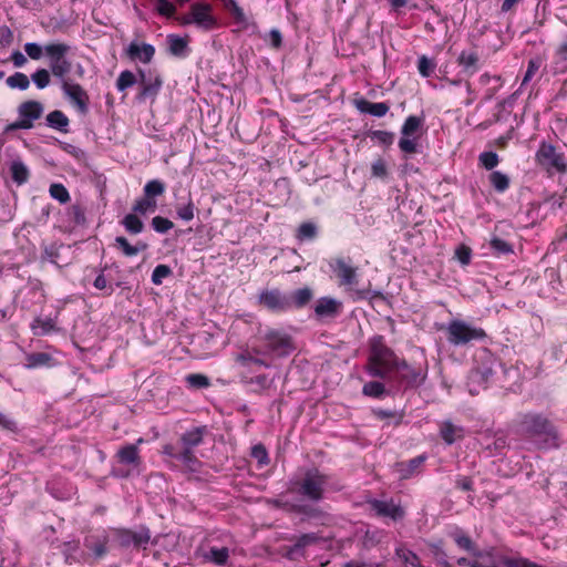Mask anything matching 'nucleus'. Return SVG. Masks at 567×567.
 Segmentation results:
<instances>
[{"label":"nucleus","instance_id":"9","mask_svg":"<svg viewBox=\"0 0 567 567\" xmlns=\"http://www.w3.org/2000/svg\"><path fill=\"white\" fill-rule=\"evenodd\" d=\"M425 377L426 372H423L421 369L413 368L409 365L405 360L400 359L398 367H395L388 380H394L405 388H415L423 383Z\"/></svg>","mask_w":567,"mask_h":567},{"label":"nucleus","instance_id":"2","mask_svg":"<svg viewBox=\"0 0 567 567\" xmlns=\"http://www.w3.org/2000/svg\"><path fill=\"white\" fill-rule=\"evenodd\" d=\"M518 431L534 439L540 449H556L559 446V436L556 427L542 414H523L519 420Z\"/></svg>","mask_w":567,"mask_h":567},{"label":"nucleus","instance_id":"53","mask_svg":"<svg viewBox=\"0 0 567 567\" xmlns=\"http://www.w3.org/2000/svg\"><path fill=\"white\" fill-rule=\"evenodd\" d=\"M31 79L37 87L42 90L50 84V72L47 69H39L31 75Z\"/></svg>","mask_w":567,"mask_h":567},{"label":"nucleus","instance_id":"1","mask_svg":"<svg viewBox=\"0 0 567 567\" xmlns=\"http://www.w3.org/2000/svg\"><path fill=\"white\" fill-rule=\"evenodd\" d=\"M344 485L332 475L322 473L319 468L312 467L305 472L303 476L291 482L290 491L312 502H320L324 492H340Z\"/></svg>","mask_w":567,"mask_h":567},{"label":"nucleus","instance_id":"50","mask_svg":"<svg viewBox=\"0 0 567 567\" xmlns=\"http://www.w3.org/2000/svg\"><path fill=\"white\" fill-rule=\"evenodd\" d=\"M185 380L187 384L194 389H204L210 385V380L208 377L200 373L188 374Z\"/></svg>","mask_w":567,"mask_h":567},{"label":"nucleus","instance_id":"38","mask_svg":"<svg viewBox=\"0 0 567 567\" xmlns=\"http://www.w3.org/2000/svg\"><path fill=\"white\" fill-rule=\"evenodd\" d=\"M489 246L495 256L508 255L514 252L513 245L499 237L493 236Z\"/></svg>","mask_w":567,"mask_h":567},{"label":"nucleus","instance_id":"54","mask_svg":"<svg viewBox=\"0 0 567 567\" xmlns=\"http://www.w3.org/2000/svg\"><path fill=\"white\" fill-rule=\"evenodd\" d=\"M368 136L371 140L378 141L380 144L389 146L394 141V134L388 131H370Z\"/></svg>","mask_w":567,"mask_h":567},{"label":"nucleus","instance_id":"61","mask_svg":"<svg viewBox=\"0 0 567 567\" xmlns=\"http://www.w3.org/2000/svg\"><path fill=\"white\" fill-rule=\"evenodd\" d=\"M318 540L319 537L315 533L302 534L301 536L297 537L295 545L297 548L303 551L306 547L316 544Z\"/></svg>","mask_w":567,"mask_h":567},{"label":"nucleus","instance_id":"64","mask_svg":"<svg viewBox=\"0 0 567 567\" xmlns=\"http://www.w3.org/2000/svg\"><path fill=\"white\" fill-rule=\"evenodd\" d=\"M506 567H539L536 563L529 561L525 558H504L503 560Z\"/></svg>","mask_w":567,"mask_h":567},{"label":"nucleus","instance_id":"42","mask_svg":"<svg viewBox=\"0 0 567 567\" xmlns=\"http://www.w3.org/2000/svg\"><path fill=\"white\" fill-rule=\"evenodd\" d=\"M165 192V184L159 179H152L144 186V196L150 199L163 195Z\"/></svg>","mask_w":567,"mask_h":567},{"label":"nucleus","instance_id":"31","mask_svg":"<svg viewBox=\"0 0 567 567\" xmlns=\"http://www.w3.org/2000/svg\"><path fill=\"white\" fill-rule=\"evenodd\" d=\"M241 382L246 385H255L254 391L261 393L271 388L274 380L269 379L266 374H259L256 377H243Z\"/></svg>","mask_w":567,"mask_h":567},{"label":"nucleus","instance_id":"11","mask_svg":"<svg viewBox=\"0 0 567 567\" xmlns=\"http://www.w3.org/2000/svg\"><path fill=\"white\" fill-rule=\"evenodd\" d=\"M367 503L370 511L378 517L390 518L393 522L402 520L405 517L404 508L393 499L381 501L373 498Z\"/></svg>","mask_w":567,"mask_h":567},{"label":"nucleus","instance_id":"36","mask_svg":"<svg viewBox=\"0 0 567 567\" xmlns=\"http://www.w3.org/2000/svg\"><path fill=\"white\" fill-rule=\"evenodd\" d=\"M52 360L51 355L45 352H34L25 357L24 367L28 369H34L43 365H48Z\"/></svg>","mask_w":567,"mask_h":567},{"label":"nucleus","instance_id":"28","mask_svg":"<svg viewBox=\"0 0 567 567\" xmlns=\"http://www.w3.org/2000/svg\"><path fill=\"white\" fill-rule=\"evenodd\" d=\"M229 558V549L227 547H212L207 553L204 554L206 561L213 563L217 566H224L227 564Z\"/></svg>","mask_w":567,"mask_h":567},{"label":"nucleus","instance_id":"15","mask_svg":"<svg viewBox=\"0 0 567 567\" xmlns=\"http://www.w3.org/2000/svg\"><path fill=\"white\" fill-rule=\"evenodd\" d=\"M62 90L65 96L74 103L79 112L82 114L87 113L89 110V95L85 90L78 83H70L62 80Z\"/></svg>","mask_w":567,"mask_h":567},{"label":"nucleus","instance_id":"52","mask_svg":"<svg viewBox=\"0 0 567 567\" xmlns=\"http://www.w3.org/2000/svg\"><path fill=\"white\" fill-rule=\"evenodd\" d=\"M156 207L155 199H150L146 196L135 202L133 206L134 214L145 215L148 210H154Z\"/></svg>","mask_w":567,"mask_h":567},{"label":"nucleus","instance_id":"47","mask_svg":"<svg viewBox=\"0 0 567 567\" xmlns=\"http://www.w3.org/2000/svg\"><path fill=\"white\" fill-rule=\"evenodd\" d=\"M195 205L193 200L189 198L186 204L176 206V215L179 219L184 221H189L195 216Z\"/></svg>","mask_w":567,"mask_h":567},{"label":"nucleus","instance_id":"6","mask_svg":"<svg viewBox=\"0 0 567 567\" xmlns=\"http://www.w3.org/2000/svg\"><path fill=\"white\" fill-rule=\"evenodd\" d=\"M447 341L453 346H465L474 340L486 337L482 328L473 327L463 320H452L446 327Z\"/></svg>","mask_w":567,"mask_h":567},{"label":"nucleus","instance_id":"48","mask_svg":"<svg viewBox=\"0 0 567 567\" xmlns=\"http://www.w3.org/2000/svg\"><path fill=\"white\" fill-rule=\"evenodd\" d=\"M137 82L133 72L125 70L120 73L116 80V87L118 91H125L127 87L133 86Z\"/></svg>","mask_w":567,"mask_h":567},{"label":"nucleus","instance_id":"34","mask_svg":"<svg viewBox=\"0 0 567 567\" xmlns=\"http://www.w3.org/2000/svg\"><path fill=\"white\" fill-rule=\"evenodd\" d=\"M125 230L131 235H137L144 230V223L136 214H127L121 221Z\"/></svg>","mask_w":567,"mask_h":567},{"label":"nucleus","instance_id":"18","mask_svg":"<svg viewBox=\"0 0 567 567\" xmlns=\"http://www.w3.org/2000/svg\"><path fill=\"white\" fill-rule=\"evenodd\" d=\"M116 457L118 460V463L123 465H128L133 470L138 468L142 463L140 451L136 444H126L122 446L117 451Z\"/></svg>","mask_w":567,"mask_h":567},{"label":"nucleus","instance_id":"29","mask_svg":"<svg viewBox=\"0 0 567 567\" xmlns=\"http://www.w3.org/2000/svg\"><path fill=\"white\" fill-rule=\"evenodd\" d=\"M176 460L182 462L189 472H197L200 467V461L195 456L193 450L184 449L178 452Z\"/></svg>","mask_w":567,"mask_h":567},{"label":"nucleus","instance_id":"27","mask_svg":"<svg viewBox=\"0 0 567 567\" xmlns=\"http://www.w3.org/2000/svg\"><path fill=\"white\" fill-rule=\"evenodd\" d=\"M254 353L258 354V353H260V351L257 349H252L251 351H249V350L244 351L236 357V362L243 367H249L251 364H256V365H260V367H265V368L270 367V364L267 361L254 355Z\"/></svg>","mask_w":567,"mask_h":567},{"label":"nucleus","instance_id":"24","mask_svg":"<svg viewBox=\"0 0 567 567\" xmlns=\"http://www.w3.org/2000/svg\"><path fill=\"white\" fill-rule=\"evenodd\" d=\"M457 62L467 75H473L478 70V55L476 52L463 51L458 55Z\"/></svg>","mask_w":567,"mask_h":567},{"label":"nucleus","instance_id":"8","mask_svg":"<svg viewBox=\"0 0 567 567\" xmlns=\"http://www.w3.org/2000/svg\"><path fill=\"white\" fill-rule=\"evenodd\" d=\"M114 537L120 547H134L138 549L145 548V546L150 543L151 532L145 526H141L137 530L117 528L114 529Z\"/></svg>","mask_w":567,"mask_h":567},{"label":"nucleus","instance_id":"33","mask_svg":"<svg viewBox=\"0 0 567 567\" xmlns=\"http://www.w3.org/2000/svg\"><path fill=\"white\" fill-rule=\"evenodd\" d=\"M107 538L104 537L103 539L95 540L94 537H86L84 539V546L89 548L95 558L100 559L104 557L107 553Z\"/></svg>","mask_w":567,"mask_h":567},{"label":"nucleus","instance_id":"55","mask_svg":"<svg viewBox=\"0 0 567 567\" xmlns=\"http://www.w3.org/2000/svg\"><path fill=\"white\" fill-rule=\"evenodd\" d=\"M172 275V269L167 265H157L152 274V282L154 285H161L163 279Z\"/></svg>","mask_w":567,"mask_h":567},{"label":"nucleus","instance_id":"4","mask_svg":"<svg viewBox=\"0 0 567 567\" xmlns=\"http://www.w3.org/2000/svg\"><path fill=\"white\" fill-rule=\"evenodd\" d=\"M330 267L338 278L339 286L344 287L346 290L350 292L353 300L384 299L381 291H372L370 289V282L365 288L357 287L359 284L358 268L353 267L344 258H336L333 262L330 264Z\"/></svg>","mask_w":567,"mask_h":567},{"label":"nucleus","instance_id":"63","mask_svg":"<svg viewBox=\"0 0 567 567\" xmlns=\"http://www.w3.org/2000/svg\"><path fill=\"white\" fill-rule=\"evenodd\" d=\"M69 216L76 225H83L85 223V213L81 205H72L69 208Z\"/></svg>","mask_w":567,"mask_h":567},{"label":"nucleus","instance_id":"30","mask_svg":"<svg viewBox=\"0 0 567 567\" xmlns=\"http://www.w3.org/2000/svg\"><path fill=\"white\" fill-rule=\"evenodd\" d=\"M312 298V291L310 288L297 289L289 296L290 310L292 308L300 309L305 307Z\"/></svg>","mask_w":567,"mask_h":567},{"label":"nucleus","instance_id":"3","mask_svg":"<svg viewBox=\"0 0 567 567\" xmlns=\"http://www.w3.org/2000/svg\"><path fill=\"white\" fill-rule=\"evenodd\" d=\"M399 361L394 351L384 343L382 336L372 338L365 365V370L371 377L388 380Z\"/></svg>","mask_w":567,"mask_h":567},{"label":"nucleus","instance_id":"62","mask_svg":"<svg viewBox=\"0 0 567 567\" xmlns=\"http://www.w3.org/2000/svg\"><path fill=\"white\" fill-rule=\"evenodd\" d=\"M371 175L378 178H385L388 176V167L383 158H378L372 163Z\"/></svg>","mask_w":567,"mask_h":567},{"label":"nucleus","instance_id":"13","mask_svg":"<svg viewBox=\"0 0 567 567\" xmlns=\"http://www.w3.org/2000/svg\"><path fill=\"white\" fill-rule=\"evenodd\" d=\"M259 303L272 312L290 310L289 296L279 289L264 290L259 295Z\"/></svg>","mask_w":567,"mask_h":567},{"label":"nucleus","instance_id":"32","mask_svg":"<svg viewBox=\"0 0 567 567\" xmlns=\"http://www.w3.org/2000/svg\"><path fill=\"white\" fill-rule=\"evenodd\" d=\"M492 374L493 371L491 368H477L474 371H472L468 384L470 386H472L473 384L477 383L485 386ZM470 392L472 394L477 393L473 388H470Z\"/></svg>","mask_w":567,"mask_h":567},{"label":"nucleus","instance_id":"46","mask_svg":"<svg viewBox=\"0 0 567 567\" xmlns=\"http://www.w3.org/2000/svg\"><path fill=\"white\" fill-rule=\"evenodd\" d=\"M457 432H462V429L456 427L450 421L444 422L441 426V436L447 444H452L455 442Z\"/></svg>","mask_w":567,"mask_h":567},{"label":"nucleus","instance_id":"41","mask_svg":"<svg viewBox=\"0 0 567 567\" xmlns=\"http://www.w3.org/2000/svg\"><path fill=\"white\" fill-rule=\"evenodd\" d=\"M395 555L405 564H409L412 567H424L423 565H421L419 556L414 551L405 548L404 546L398 547L395 549Z\"/></svg>","mask_w":567,"mask_h":567},{"label":"nucleus","instance_id":"17","mask_svg":"<svg viewBox=\"0 0 567 567\" xmlns=\"http://www.w3.org/2000/svg\"><path fill=\"white\" fill-rule=\"evenodd\" d=\"M341 308V301L331 297H322L316 303L315 313L318 318H334L340 313Z\"/></svg>","mask_w":567,"mask_h":567},{"label":"nucleus","instance_id":"35","mask_svg":"<svg viewBox=\"0 0 567 567\" xmlns=\"http://www.w3.org/2000/svg\"><path fill=\"white\" fill-rule=\"evenodd\" d=\"M31 329L35 336H45L55 330V322L51 318H35L31 324Z\"/></svg>","mask_w":567,"mask_h":567},{"label":"nucleus","instance_id":"16","mask_svg":"<svg viewBox=\"0 0 567 567\" xmlns=\"http://www.w3.org/2000/svg\"><path fill=\"white\" fill-rule=\"evenodd\" d=\"M44 107L43 104L39 101H25L21 103L18 107L19 117L29 123L28 128L33 127V122L39 120L43 114Z\"/></svg>","mask_w":567,"mask_h":567},{"label":"nucleus","instance_id":"20","mask_svg":"<svg viewBox=\"0 0 567 567\" xmlns=\"http://www.w3.org/2000/svg\"><path fill=\"white\" fill-rule=\"evenodd\" d=\"M126 53L132 60L150 63L155 54V48L148 43L138 44L137 42H132L127 47Z\"/></svg>","mask_w":567,"mask_h":567},{"label":"nucleus","instance_id":"39","mask_svg":"<svg viewBox=\"0 0 567 567\" xmlns=\"http://www.w3.org/2000/svg\"><path fill=\"white\" fill-rule=\"evenodd\" d=\"M10 172L12 179L19 185L25 183L29 178V171L21 161H13L10 166Z\"/></svg>","mask_w":567,"mask_h":567},{"label":"nucleus","instance_id":"57","mask_svg":"<svg viewBox=\"0 0 567 567\" xmlns=\"http://www.w3.org/2000/svg\"><path fill=\"white\" fill-rule=\"evenodd\" d=\"M317 236V227L312 223H303L298 229V239H313Z\"/></svg>","mask_w":567,"mask_h":567},{"label":"nucleus","instance_id":"43","mask_svg":"<svg viewBox=\"0 0 567 567\" xmlns=\"http://www.w3.org/2000/svg\"><path fill=\"white\" fill-rule=\"evenodd\" d=\"M6 82L9 87L19 90H27L30 85L29 78L22 72H16Z\"/></svg>","mask_w":567,"mask_h":567},{"label":"nucleus","instance_id":"25","mask_svg":"<svg viewBox=\"0 0 567 567\" xmlns=\"http://www.w3.org/2000/svg\"><path fill=\"white\" fill-rule=\"evenodd\" d=\"M47 124L48 126L58 130L62 133H68L69 118L68 116L59 110L52 111L47 115Z\"/></svg>","mask_w":567,"mask_h":567},{"label":"nucleus","instance_id":"49","mask_svg":"<svg viewBox=\"0 0 567 567\" xmlns=\"http://www.w3.org/2000/svg\"><path fill=\"white\" fill-rule=\"evenodd\" d=\"M555 64H564L567 62V33L561 35L560 41L555 48Z\"/></svg>","mask_w":567,"mask_h":567},{"label":"nucleus","instance_id":"26","mask_svg":"<svg viewBox=\"0 0 567 567\" xmlns=\"http://www.w3.org/2000/svg\"><path fill=\"white\" fill-rule=\"evenodd\" d=\"M206 429L195 427L186 433H184L181 437L182 444L184 449H190L198 446L203 442L204 433Z\"/></svg>","mask_w":567,"mask_h":567},{"label":"nucleus","instance_id":"5","mask_svg":"<svg viewBox=\"0 0 567 567\" xmlns=\"http://www.w3.org/2000/svg\"><path fill=\"white\" fill-rule=\"evenodd\" d=\"M260 340L265 352L277 358L288 357L295 350L292 338L281 330L267 329L260 336Z\"/></svg>","mask_w":567,"mask_h":567},{"label":"nucleus","instance_id":"60","mask_svg":"<svg viewBox=\"0 0 567 567\" xmlns=\"http://www.w3.org/2000/svg\"><path fill=\"white\" fill-rule=\"evenodd\" d=\"M480 162L486 169H493L498 165V155L494 152H484L480 155Z\"/></svg>","mask_w":567,"mask_h":567},{"label":"nucleus","instance_id":"21","mask_svg":"<svg viewBox=\"0 0 567 567\" xmlns=\"http://www.w3.org/2000/svg\"><path fill=\"white\" fill-rule=\"evenodd\" d=\"M354 105L359 112L367 113L375 117L384 116L390 110V105L385 102L373 103L363 97L355 100Z\"/></svg>","mask_w":567,"mask_h":567},{"label":"nucleus","instance_id":"23","mask_svg":"<svg viewBox=\"0 0 567 567\" xmlns=\"http://www.w3.org/2000/svg\"><path fill=\"white\" fill-rule=\"evenodd\" d=\"M115 246L121 249L126 257L136 256L138 252L148 248V245L144 241H137L136 245H131L123 236H117L115 238Z\"/></svg>","mask_w":567,"mask_h":567},{"label":"nucleus","instance_id":"19","mask_svg":"<svg viewBox=\"0 0 567 567\" xmlns=\"http://www.w3.org/2000/svg\"><path fill=\"white\" fill-rule=\"evenodd\" d=\"M425 455H419L414 458H411L408 462H398L394 465L395 471L399 473L400 480H408L413 475L420 473V468L425 462Z\"/></svg>","mask_w":567,"mask_h":567},{"label":"nucleus","instance_id":"44","mask_svg":"<svg viewBox=\"0 0 567 567\" xmlns=\"http://www.w3.org/2000/svg\"><path fill=\"white\" fill-rule=\"evenodd\" d=\"M362 393L371 398H381L385 393V386L380 381H369L363 385Z\"/></svg>","mask_w":567,"mask_h":567},{"label":"nucleus","instance_id":"45","mask_svg":"<svg viewBox=\"0 0 567 567\" xmlns=\"http://www.w3.org/2000/svg\"><path fill=\"white\" fill-rule=\"evenodd\" d=\"M423 120L415 115H410L406 117L404 124L402 125L401 133L403 136L413 135L421 127Z\"/></svg>","mask_w":567,"mask_h":567},{"label":"nucleus","instance_id":"56","mask_svg":"<svg viewBox=\"0 0 567 567\" xmlns=\"http://www.w3.org/2000/svg\"><path fill=\"white\" fill-rule=\"evenodd\" d=\"M152 227L154 228L155 231L159 234H165L174 227V224L173 221L165 217L155 216L152 219Z\"/></svg>","mask_w":567,"mask_h":567},{"label":"nucleus","instance_id":"51","mask_svg":"<svg viewBox=\"0 0 567 567\" xmlns=\"http://www.w3.org/2000/svg\"><path fill=\"white\" fill-rule=\"evenodd\" d=\"M50 195L59 200L61 204H65L70 200V194L68 192V189L64 187V185L62 184H52L50 186Z\"/></svg>","mask_w":567,"mask_h":567},{"label":"nucleus","instance_id":"7","mask_svg":"<svg viewBox=\"0 0 567 567\" xmlns=\"http://www.w3.org/2000/svg\"><path fill=\"white\" fill-rule=\"evenodd\" d=\"M70 49V45L63 42L48 43L44 45V52L50 62V70L55 78L61 80H63L72 69L71 62L66 59Z\"/></svg>","mask_w":567,"mask_h":567},{"label":"nucleus","instance_id":"37","mask_svg":"<svg viewBox=\"0 0 567 567\" xmlns=\"http://www.w3.org/2000/svg\"><path fill=\"white\" fill-rule=\"evenodd\" d=\"M168 50L175 56L185 55L187 41L178 35L169 34L167 37Z\"/></svg>","mask_w":567,"mask_h":567},{"label":"nucleus","instance_id":"12","mask_svg":"<svg viewBox=\"0 0 567 567\" xmlns=\"http://www.w3.org/2000/svg\"><path fill=\"white\" fill-rule=\"evenodd\" d=\"M536 159L539 165L546 169H555L559 173H564L567 169V165L564 161V156L558 154L555 147L550 144L543 143L536 153Z\"/></svg>","mask_w":567,"mask_h":567},{"label":"nucleus","instance_id":"40","mask_svg":"<svg viewBox=\"0 0 567 567\" xmlns=\"http://www.w3.org/2000/svg\"><path fill=\"white\" fill-rule=\"evenodd\" d=\"M489 183L496 192L504 193L509 187V177L499 171H494L489 174Z\"/></svg>","mask_w":567,"mask_h":567},{"label":"nucleus","instance_id":"10","mask_svg":"<svg viewBox=\"0 0 567 567\" xmlns=\"http://www.w3.org/2000/svg\"><path fill=\"white\" fill-rule=\"evenodd\" d=\"M141 90L137 94V100L143 102L148 99L154 100L158 94L163 80L157 72L138 70Z\"/></svg>","mask_w":567,"mask_h":567},{"label":"nucleus","instance_id":"59","mask_svg":"<svg viewBox=\"0 0 567 567\" xmlns=\"http://www.w3.org/2000/svg\"><path fill=\"white\" fill-rule=\"evenodd\" d=\"M251 456L257 460L260 466L267 465L269 463L267 450L262 444L252 446Z\"/></svg>","mask_w":567,"mask_h":567},{"label":"nucleus","instance_id":"22","mask_svg":"<svg viewBox=\"0 0 567 567\" xmlns=\"http://www.w3.org/2000/svg\"><path fill=\"white\" fill-rule=\"evenodd\" d=\"M450 535L460 548L468 551L474 556H482L481 551L477 550L474 542L462 529L456 528Z\"/></svg>","mask_w":567,"mask_h":567},{"label":"nucleus","instance_id":"58","mask_svg":"<svg viewBox=\"0 0 567 567\" xmlns=\"http://www.w3.org/2000/svg\"><path fill=\"white\" fill-rule=\"evenodd\" d=\"M24 51L28 54V56L32 60H40L43 56L44 47H41L39 43L35 42H28L24 44Z\"/></svg>","mask_w":567,"mask_h":567},{"label":"nucleus","instance_id":"14","mask_svg":"<svg viewBox=\"0 0 567 567\" xmlns=\"http://www.w3.org/2000/svg\"><path fill=\"white\" fill-rule=\"evenodd\" d=\"M212 7L205 2H195L190 7L192 17L194 24L203 30H213L217 25V20L210 13Z\"/></svg>","mask_w":567,"mask_h":567}]
</instances>
